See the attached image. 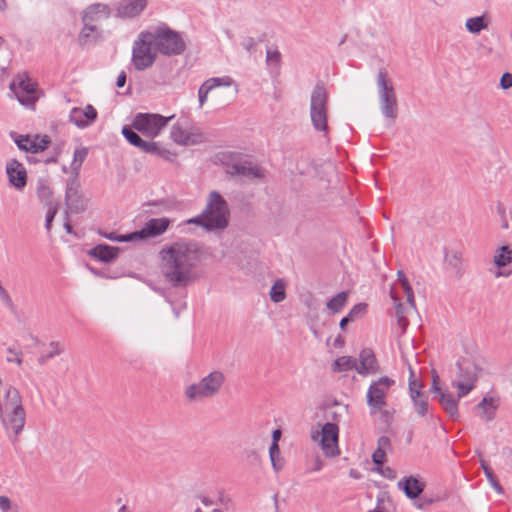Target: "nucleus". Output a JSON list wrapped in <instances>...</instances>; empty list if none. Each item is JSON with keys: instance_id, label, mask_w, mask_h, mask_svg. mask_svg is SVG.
<instances>
[{"instance_id": "obj_1", "label": "nucleus", "mask_w": 512, "mask_h": 512, "mask_svg": "<svg viewBox=\"0 0 512 512\" xmlns=\"http://www.w3.org/2000/svg\"><path fill=\"white\" fill-rule=\"evenodd\" d=\"M158 258L160 272L172 287H187L197 279L196 270L201 258L197 242L181 240L164 245Z\"/></svg>"}, {"instance_id": "obj_2", "label": "nucleus", "mask_w": 512, "mask_h": 512, "mask_svg": "<svg viewBox=\"0 0 512 512\" xmlns=\"http://www.w3.org/2000/svg\"><path fill=\"white\" fill-rule=\"evenodd\" d=\"M0 421L12 443L18 441L26 423V412L19 390L9 386L4 393L3 404L0 405Z\"/></svg>"}, {"instance_id": "obj_3", "label": "nucleus", "mask_w": 512, "mask_h": 512, "mask_svg": "<svg viewBox=\"0 0 512 512\" xmlns=\"http://www.w3.org/2000/svg\"><path fill=\"white\" fill-rule=\"evenodd\" d=\"M230 210L227 201L215 190L207 197L202 213L188 220V223L202 226L207 231L224 230L229 225Z\"/></svg>"}, {"instance_id": "obj_4", "label": "nucleus", "mask_w": 512, "mask_h": 512, "mask_svg": "<svg viewBox=\"0 0 512 512\" xmlns=\"http://www.w3.org/2000/svg\"><path fill=\"white\" fill-rule=\"evenodd\" d=\"M147 31L150 32L154 48L159 54L167 57L178 56L186 50V43L182 35L167 24H161Z\"/></svg>"}, {"instance_id": "obj_5", "label": "nucleus", "mask_w": 512, "mask_h": 512, "mask_svg": "<svg viewBox=\"0 0 512 512\" xmlns=\"http://www.w3.org/2000/svg\"><path fill=\"white\" fill-rule=\"evenodd\" d=\"M376 83L381 113L392 125L398 116V101L393 82L385 68L379 69Z\"/></svg>"}, {"instance_id": "obj_6", "label": "nucleus", "mask_w": 512, "mask_h": 512, "mask_svg": "<svg viewBox=\"0 0 512 512\" xmlns=\"http://www.w3.org/2000/svg\"><path fill=\"white\" fill-rule=\"evenodd\" d=\"M328 100L329 93L324 83H317L311 93L310 119L313 128L325 134L328 133Z\"/></svg>"}, {"instance_id": "obj_7", "label": "nucleus", "mask_w": 512, "mask_h": 512, "mask_svg": "<svg viewBox=\"0 0 512 512\" xmlns=\"http://www.w3.org/2000/svg\"><path fill=\"white\" fill-rule=\"evenodd\" d=\"M150 38V32L141 31L132 47L131 62L137 71H144L152 67L157 59V50Z\"/></svg>"}, {"instance_id": "obj_8", "label": "nucleus", "mask_w": 512, "mask_h": 512, "mask_svg": "<svg viewBox=\"0 0 512 512\" xmlns=\"http://www.w3.org/2000/svg\"><path fill=\"white\" fill-rule=\"evenodd\" d=\"M224 382V374L215 370L203 377L198 383L187 386L184 395L191 402L212 398L217 395Z\"/></svg>"}, {"instance_id": "obj_9", "label": "nucleus", "mask_w": 512, "mask_h": 512, "mask_svg": "<svg viewBox=\"0 0 512 512\" xmlns=\"http://www.w3.org/2000/svg\"><path fill=\"white\" fill-rule=\"evenodd\" d=\"M395 380L388 376H382L372 381L366 394L367 405L370 408V414L381 411L387 405V395Z\"/></svg>"}, {"instance_id": "obj_10", "label": "nucleus", "mask_w": 512, "mask_h": 512, "mask_svg": "<svg viewBox=\"0 0 512 512\" xmlns=\"http://www.w3.org/2000/svg\"><path fill=\"white\" fill-rule=\"evenodd\" d=\"M174 115L164 117L160 114L138 113L132 121V128L148 138H155L166 127Z\"/></svg>"}, {"instance_id": "obj_11", "label": "nucleus", "mask_w": 512, "mask_h": 512, "mask_svg": "<svg viewBox=\"0 0 512 512\" xmlns=\"http://www.w3.org/2000/svg\"><path fill=\"white\" fill-rule=\"evenodd\" d=\"M10 89L24 106L33 107L38 99L36 85L28 78H19L18 82L13 81L10 84Z\"/></svg>"}, {"instance_id": "obj_12", "label": "nucleus", "mask_w": 512, "mask_h": 512, "mask_svg": "<svg viewBox=\"0 0 512 512\" xmlns=\"http://www.w3.org/2000/svg\"><path fill=\"white\" fill-rule=\"evenodd\" d=\"M339 427L335 423H325L321 430V448L327 457L339 455Z\"/></svg>"}, {"instance_id": "obj_13", "label": "nucleus", "mask_w": 512, "mask_h": 512, "mask_svg": "<svg viewBox=\"0 0 512 512\" xmlns=\"http://www.w3.org/2000/svg\"><path fill=\"white\" fill-rule=\"evenodd\" d=\"M169 225L170 220L168 218H151L140 230L132 232V237L134 241L156 237L163 234Z\"/></svg>"}, {"instance_id": "obj_14", "label": "nucleus", "mask_w": 512, "mask_h": 512, "mask_svg": "<svg viewBox=\"0 0 512 512\" xmlns=\"http://www.w3.org/2000/svg\"><path fill=\"white\" fill-rule=\"evenodd\" d=\"M67 209L73 213H81L86 209L87 202L79 191V184L72 181L67 185L65 193Z\"/></svg>"}, {"instance_id": "obj_15", "label": "nucleus", "mask_w": 512, "mask_h": 512, "mask_svg": "<svg viewBox=\"0 0 512 512\" xmlns=\"http://www.w3.org/2000/svg\"><path fill=\"white\" fill-rule=\"evenodd\" d=\"M356 371L361 376L377 374L380 372V365L372 349L364 348L361 350L359 353V364L357 363Z\"/></svg>"}, {"instance_id": "obj_16", "label": "nucleus", "mask_w": 512, "mask_h": 512, "mask_svg": "<svg viewBox=\"0 0 512 512\" xmlns=\"http://www.w3.org/2000/svg\"><path fill=\"white\" fill-rule=\"evenodd\" d=\"M147 7L146 0H121L116 5V17L134 18L139 16Z\"/></svg>"}, {"instance_id": "obj_17", "label": "nucleus", "mask_w": 512, "mask_h": 512, "mask_svg": "<svg viewBox=\"0 0 512 512\" xmlns=\"http://www.w3.org/2000/svg\"><path fill=\"white\" fill-rule=\"evenodd\" d=\"M227 172L231 176H241L246 179H261L264 177L263 170L257 166L252 165L251 162H237L228 166Z\"/></svg>"}, {"instance_id": "obj_18", "label": "nucleus", "mask_w": 512, "mask_h": 512, "mask_svg": "<svg viewBox=\"0 0 512 512\" xmlns=\"http://www.w3.org/2000/svg\"><path fill=\"white\" fill-rule=\"evenodd\" d=\"M6 173L9 182L18 190H22L27 184V172L22 163L16 159L10 160L6 165Z\"/></svg>"}, {"instance_id": "obj_19", "label": "nucleus", "mask_w": 512, "mask_h": 512, "mask_svg": "<svg viewBox=\"0 0 512 512\" xmlns=\"http://www.w3.org/2000/svg\"><path fill=\"white\" fill-rule=\"evenodd\" d=\"M397 486L409 499L418 498L425 489V483L412 475L401 479Z\"/></svg>"}, {"instance_id": "obj_20", "label": "nucleus", "mask_w": 512, "mask_h": 512, "mask_svg": "<svg viewBox=\"0 0 512 512\" xmlns=\"http://www.w3.org/2000/svg\"><path fill=\"white\" fill-rule=\"evenodd\" d=\"M111 15V9L107 4L95 3L88 6L82 16V21L99 22L108 19Z\"/></svg>"}, {"instance_id": "obj_21", "label": "nucleus", "mask_w": 512, "mask_h": 512, "mask_svg": "<svg viewBox=\"0 0 512 512\" xmlns=\"http://www.w3.org/2000/svg\"><path fill=\"white\" fill-rule=\"evenodd\" d=\"M120 249L107 244H98L89 250L88 254L101 262H111L117 258Z\"/></svg>"}, {"instance_id": "obj_22", "label": "nucleus", "mask_w": 512, "mask_h": 512, "mask_svg": "<svg viewBox=\"0 0 512 512\" xmlns=\"http://www.w3.org/2000/svg\"><path fill=\"white\" fill-rule=\"evenodd\" d=\"M457 366V379L465 382H472L473 384L477 381L476 366L473 362L468 359H460L456 363Z\"/></svg>"}, {"instance_id": "obj_23", "label": "nucleus", "mask_w": 512, "mask_h": 512, "mask_svg": "<svg viewBox=\"0 0 512 512\" xmlns=\"http://www.w3.org/2000/svg\"><path fill=\"white\" fill-rule=\"evenodd\" d=\"M438 395V401L441 404L444 411L452 418L457 419L459 417L458 411V397H454L450 392L442 390Z\"/></svg>"}, {"instance_id": "obj_24", "label": "nucleus", "mask_w": 512, "mask_h": 512, "mask_svg": "<svg viewBox=\"0 0 512 512\" xmlns=\"http://www.w3.org/2000/svg\"><path fill=\"white\" fill-rule=\"evenodd\" d=\"M444 260L447 267L452 270L457 277H461L463 275L462 254L459 251L451 250L446 252Z\"/></svg>"}, {"instance_id": "obj_25", "label": "nucleus", "mask_w": 512, "mask_h": 512, "mask_svg": "<svg viewBox=\"0 0 512 512\" xmlns=\"http://www.w3.org/2000/svg\"><path fill=\"white\" fill-rule=\"evenodd\" d=\"M494 264L499 268L512 265V249L509 246H501L494 255Z\"/></svg>"}, {"instance_id": "obj_26", "label": "nucleus", "mask_w": 512, "mask_h": 512, "mask_svg": "<svg viewBox=\"0 0 512 512\" xmlns=\"http://www.w3.org/2000/svg\"><path fill=\"white\" fill-rule=\"evenodd\" d=\"M496 408L497 406L495 405L493 398L486 397L483 398L475 407V409L481 410V417L486 421L494 419Z\"/></svg>"}, {"instance_id": "obj_27", "label": "nucleus", "mask_w": 512, "mask_h": 512, "mask_svg": "<svg viewBox=\"0 0 512 512\" xmlns=\"http://www.w3.org/2000/svg\"><path fill=\"white\" fill-rule=\"evenodd\" d=\"M488 25L489 20L485 15L468 18L465 23L466 29L473 34H478L482 30L487 29Z\"/></svg>"}, {"instance_id": "obj_28", "label": "nucleus", "mask_w": 512, "mask_h": 512, "mask_svg": "<svg viewBox=\"0 0 512 512\" xmlns=\"http://www.w3.org/2000/svg\"><path fill=\"white\" fill-rule=\"evenodd\" d=\"M189 125L187 123L177 122L170 130V138L178 145L184 146L185 138H187Z\"/></svg>"}, {"instance_id": "obj_29", "label": "nucleus", "mask_w": 512, "mask_h": 512, "mask_svg": "<svg viewBox=\"0 0 512 512\" xmlns=\"http://www.w3.org/2000/svg\"><path fill=\"white\" fill-rule=\"evenodd\" d=\"M357 360L351 356H341L335 359L332 364V370L334 372H344L352 369L356 370Z\"/></svg>"}, {"instance_id": "obj_30", "label": "nucleus", "mask_w": 512, "mask_h": 512, "mask_svg": "<svg viewBox=\"0 0 512 512\" xmlns=\"http://www.w3.org/2000/svg\"><path fill=\"white\" fill-rule=\"evenodd\" d=\"M207 140L206 135L195 125H190L185 138L184 146H191L204 143Z\"/></svg>"}, {"instance_id": "obj_31", "label": "nucleus", "mask_w": 512, "mask_h": 512, "mask_svg": "<svg viewBox=\"0 0 512 512\" xmlns=\"http://www.w3.org/2000/svg\"><path fill=\"white\" fill-rule=\"evenodd\" d=\"M367 310L366 303H358L352 307L349 313L340 320L339 326L342 330L345 329L348 323L353 322L360 315H363Z\"/></svg>"}, {"instance_id": "obj_32", "label": "nucleus", "mask_w": 512, "mask_h": 512, "mask_svg": "<svg viewBox=\"0 0 512 512\" xmlns=\"http://www.w3.org/2000/svg\"><path fill=\"white\" fill-rule=\"evenodd\" d=\"M348 300V292L342 291L333 296L327 303L326 307L332 312V313H339L344 306L346 305Z\"/></svg>"}, {"instance_id": "obj_33", "label": "nucleus", "mask_w": 512, "mask_h": 512, "mask_svg": "<svg viewBox=\"0 0 512 512\" xmlns=\"http://www.w3.org/2000/svg\"><path fill=\"white\" fill-rule=\"evenodd\" d=\"M50 144V138L47 135H44L40 140L39 136L36 135V142L31 143L30 146H27L26 144H20L18 143V148L20 150L31 152V153H38L41 151H44L48 145Z\"/></svg>"}, {"instance_id": "obj_34", "label": "nucleus", "mask_w": 512, "mask_h": 512, "mask_svg": "<svg viewBox=\"0 0 512 512\" xmlns=\"http://www.w3.org/2000/svg\"><path fill=\"white\" fill-rule=\"evenodd\" d=\"M391 297L395 301V315L397 318L398 325L404 331L409 325V321L405 316L406 309L399 299L391 292Z\"/></svg>"}, {"instance_id": "obj_35", "label": "nucleus", "mask_w": 512, "mask_h": 512, "mask_svg": "<svg viewBox=\"0 0 512 512\" xmlns=\"http://www.w3.org/2000/svg\"><path fill=\"white\" fill-rule=\"evenodd\" d=\"M481 468L483 469L484 471V474L487 478V480L489 481V483L491 484V486L494 488V490L498 493H502L503 492V488L501 486V484L499 483L497 477L495 476L492 468L489 466V464L484 461V460H481Z\"/></svg>"}, {"instance_id": "obj_36", "label": "nucleus", "mask_w": 512, "mask_h": 512, "mask_svg": "<svg viewBox=\"0 0 512 512\" xmlns=\"http://www.w3.org/2000/svg\"><path fill=\"white\" fill-rule=\"evenodd\" d=\"M122 135L124 138L133 146L142 149L145 140H143L137 132H135L132 128L124 126L122 128Z\"/></svg>"}, {"instance_id": "obj_37", "label": "nucleus", "mask_w": 512, "mask_h": 512, "mask_svg": "<svg viewBox=\"0 0 512 512\" xmlns=\"http://www.w3.org/2000/svg\"><path fill=\"white\" fill-rule=\"evenodd\" d=\"M410 398H417L423 395V383L415 378L414 371L410 368V375L408 380Z\"/></svg>"}, {"instance_id": "obj_38", "label": "nucleus", "mask_w": 512, "mask_h": 512, "mask_svg": "<svg viewBox=\"0 0 512 512\" xmlns=\"http://www.w3.org/2000/svg\"><path fill=\"white\" fill-rule=\"evenodd\" d=\"M49 347L51 348V351L47 352V354L45 355H41L38 358V362L40 365H44L49 359H52L60 355L64 351L63 345L58 341H51L49 343Z\"/></svg>"}, {"instance_id": "obj_39", "label": "nucleus", "mask_w": 512, "mask_h": 512, "mask_svg": "<svg viewBox=\"0 0 512 512\" xmlns=\"http://www.w3.org/2000/svg\"><path fill=\"white\" fill-rule=\"evenodd\" d=\"M269 456L271 460L272 467L275 472H278L283 467V461L280 457V448L278 443L272 442L269 448Z\"/></svg>"}, {"instance_id": "obj_40", "label": "nucleus", "mask_w": 512, "mask_h": 512, "mask_svg": "<svg viewBox=\"0 0 512 512\" xmlns=\"http://www.w3.org/2000/svg\"><path fill=\"white\" fill-rule=\"evenodd\" d=\"M141 151L168 159L171 154L169 150L160 148L156 142L145 141Z\"/></svg>"}, {"instance_id": "obj_41", "label": "nucleus", "mask_w": 512, "mask_h": 512, "mask_svg": "<svg viewBox=\"0 0 512 512\" xmlns=\"http://www.w3.org/2000/svg\"><path fill=\"white\" fill-rule=\"evenodd\" d=\"M286 297L285 285L282 280H277L270 290V298L273 302L279 303Z\"/></svg>"}, {"instance_id": "obj_42", "label": "nucleus", "mask_w": 512, "mask_h": 512, "mask_svg": "<svg viewBox=\"0 0 512 512\" xmlns=\"http://www.w3.org/2000/svg\"><path fill=\"white\" fill-rule=\"evenodd\" d=\"M411 400L414 410L419 416L424 417L428 414V397L425 394L417 398H412Z\"/></svg>"}, {"instance_id": "obj_43", "label": "nucleus", "mask_w": 512, "mask_h": 512, "mask_svg": "<svg viewBox=\"0 0 512 512\" xmlns=\"http://www.w3.org/2000/svg\"><path fill=\"white\" fill-rule=\"evenodd\" d=\"M281 59H282L281 53L277 48L274 50L267 49L266 63L269 67H274L277 72L279 71V68L281 66Z\"/></svg>"}, {"instance_id": "obj_44", "label": "nucleus", "mask_w": 512, "mask_h": 512, "mask_svg": "<svg viewBox=\"0 0 512 512\" xmlns=\"http://www.w3.org/2000/svg\"><path fill=\"white\" fill-rule=\"evenodd\" d=\"M452 386L458 389L457 397L458 399H461L473 390L475 384L472 382H465L463 380H453Z\"/></svg>"}, {"instance_id": "obj_45", "label": "nucleus", "mask_w": 512, "mask_h": 512, "mask_svg": "<svg viewBox=\"0 0 512 512\" xmlns=\"http://www.w3.org/2000/svg\"><path fill=\"white\" fill-rule=\"evenodd\" d=\"M69 120L79 128L88 127V122L83 116V109L73 108L69 115Z\"/></svg>"}, {"instance_id": "obj_46", "label": "nucleus", "mask_w": 512, "mask_h": 512, "mask_svg": "<svg viewBox=\"0 0 512 512\" xmlns=\"http://www.w3.org/2000/svg\"><path fill=\"white\" fill-rule=\"evenodd\" d=\"M94 23L95 22L83 21L84 26L79 35L81 45L86 44L89 41L90 34L97 31V26Z\"/></svg>"}, {"instance_id": "obj_47", "label": "nucleus", "mask_w": 512, "mask_h": 512, "mask_svg": "<svg viewBox=\"0 0 512 512\" xmlns=\"http://www.w3.org/2000/svg\"><path fill=\"white\" fill-rule=\"evenodd\" d=\"M88 154L87 148L76 149L73 155L72 169L78 171Z\"/></svg>"}, {"instance_id": "obj_48", "label": "nucleus", "mask_w": 512, "mask_h": 512, "mask_svg": "<svg viewBox=\"0 0 512 512\" xmlns=\"http://www.w3.org/2000/svg\"><path fill=\"white\" fill-rule=\"evenodd\" d=\"M205 83L208 84V86H211V90H212L215 87H219V86L229 87L233 83V80L229 76L214 77V78H210V79L206 80Z\"/></svg>"}, {"instance_id": "obj_49", "label": "nucleus", "mask_w": 512, "mask_h": 512, "mask_svg": "<svg viewBox=\"0 0 512 512\" xmlns=\"http://www.w3.org/2000/svg\"><path fill=\"white\" fill-rule=\"evenodd\" d=\"M0 510L2 512H18V506L13 504L7 496H0Z\"/></svg>"}, {"instance_id": "obj_50", "label": "nucleus", "mask_w": 512, "mask_h": 512, "mask_svg": "<svg viewBox=\"0 0 512 512\" xmlns=\"http://www.w3.org/2000/svg\"><path fill=\"white\" fill-rule=\"evenodd\" d=\"M104 237L111 240V241H117V242H132L134 241V238L132 237V232L124 235H116L115 233H106L104 234Z\"/></svg>"}, {"instance_id": "obj_51", "label": "nucleus", "mask_w": 512, "mask_h": 512, "mask_svg": "<svg viewBox=\"0 0 512 512\" xmlns=\"http://www.w3.org/2000/svg\"><path fill=\"white\" fill-rule=\"evenodd\" d=\"M97 111L96 109L88 104L85 109H83V116L85 118V120H87L88 122V126L91 125L97 118Z\"/></svg>"}, {"instance_id": "obj_52", "label": "nucleus", "mask_w": 512, "mask_h": 512, "mask_svg": "<svg viewBox=\"0 0 512 512\" xmlns=\"http://www.w3.org/2000/svg\"><path fill=\"white\" fill-rule=\"evenodd\" d=\"M37 194L41 200H49L52 196V191L48 185L40 183L37 188Z\"/></svg>"}, {"instance_id": "obj_53", "label": "nucleus", "mask_w": 512, "mask_h": 512, "mask_svg": "<svg viewBox=\"0 0 512 512\" xmlns=\"http://www.w3.org/2000/svg\"><path fill=\"white\" fill-rule=\"evenodd\" d=\"M211 91V86H208L205 82L200 86L198 90V98L200 106L206 102L209 92Z\"/></svg>"}, {"instance_id": "obj_54", "label": "nucleus", "mask_w": 512, "mask_h": 512, "mask_svg": "<svg viewBox=\"0 0 512 512\" xmlns=\"http://www.w3.org/2000/svg\"><path fill=\"white\" fill-rule=\"evenodd\" d=\"M403 290L406 294V298L411 307H415L414 293L408 280H403Z\"/></svg>"}, {"instance_id": "obj_55", "label": "nucleus", "mask_w": 512, "mask_h": 512, "mask_svg": "<svg viewBox=\"0 0 512 512\" xmlns=\"http://www.w3.org/2000/svg\"><path fill=\"white\" fill-rule=\"evenodd\" d=\"M7 351L13 355V357H7V361L8 362H15L17 365H21L22 364V351L21 350H17L13 347H9L7 349Z\"/></svg>"}, {"instance_id": "obj_56", "label": "nucleus", "mask_w": 512, "mask_h": 512, "mask_svg": "<svg viewBox=\"0 0 512 512\" xmlns=\"http://www.w3.org/2000/svg\"><path fill=\"white\" fill-rule=\"evenodd\" d=\"M372 461L375 465L381 466L386 461V453L382 449H376L372 454Z\"/></svg>"}, {"instance_id": "obj_57", "label": "nucleus", "mask_w": 512, "mask_h": 512, "mask_svg": "<svg viewBox=\"0 0 512 512\" xmlns=\"http://www.w3.org/2000/svg\"><path fill=\"white\" fill-rule=\"evenodd\" d=\"M0 298H1L2 302L8 307V309L12 313H14L16 311V307L12 301V298L10 297V295L8 294V292L5 289L1 290Z\"/></svg>"}, {"instance_id": "obj_58", "label": "nucleus", "mask_w": 512, "mask_h": 512, "mask_svg": "<svg viewBox=\"0 0 512 512\" xmlns=\"http://www.w3.org/2000/svg\"><path fill=\"white\" fill-rule=\"evenodd\" d=\"M497 212L501 217V227L503 229H508L509 224H508V220H507V216H506V210L502 203L497 204Z\"/></svg>"}, {"instance_id": "obj_59", "label": "nucleus", "mask_w": 512, "mask_h": 512, "mask_svg": "<svg viewBox=\"0 0 512 512\" xmlns=\"http://www.w3.org/2000/svg\"><path fill=\"white\" fill-rule=\"evenodd\" d=\"M500 86L502 89L506 90L512 87V74L506 72L501 76Z\"/></svg>"}, {"instance_id": "obj_60", "label": "nucleus", "mask_w": 512, "mask_h": 512, "mask_svg": "<svg viewBox=\"0 0 512 512\" xmlns=\"http://www.w3.org/2000/svg\"><path fill=\"white\" fill-rule=\"evenodd\" d=\"M241 44L246 51L252 52L257 45V41L253 37H246Z\"/></svg>"}, {"instance_id": "obj_61", "label": "nucleus", "mask_w": 512, "mask_h": 512, "mask_svg": "<svg viewBox=\"0 0 512 512\" xmlns=\"http://www.w3.org/2000/svg\"><path fill=\"white\" fill-rule=\"evenodd\" d=\"M56 213H57V209L56 208H51V209L48 210V212L46 214V221H45V228L47 229V231H50L51 225H52V221H53Z\"/></svg>"}, {"instance_id": "obj_62", "label": "nucleus", "mask_w": 512, "mask_h": 512, "mask_svg": "<svg viewBox=\"0 0 512 512\" xmlns=\"http://www.w3.org/2000/svg\"><path fill=\"white\" fill-rule=\"evenodd\" d=\"M36 142V137L34 139H31L29 135H20L18 138L15 139V143L18 145L20 144H26L27 146H30L31 143Z\"/></svg>"}, {"instance_id": "obj_63", "label": "nucleus", "mask_w": 512, "mask_h": 512, "mask_svg": "<svg viewBox=\"0 0 512 512\" xmlns=\"http://www.w3.org/2000/svg\"><path fill=\"white\" fill-rule=\"evenodd\" d=\"M390 445H391V441H390L389 437H387V436L379 437L377 449H382L383 451H385V449L390 447Z\"/></svg>"}, {"instance_id": "obj_64", "label": "nucleus", "mask_w": 512, "mask_h": 512, "mask_svg": "<svg viewBox=\"0 0 512 512\" xmlns=\"http://www.w3.org/2000/svg\"><path fill=\"white\" fill-rule=\"evenodd\" d=\"M126 78V73L124 71H121L117 77L116 86L119 88L123 87L126 83Z\"/></svg>"}]
</instances>
